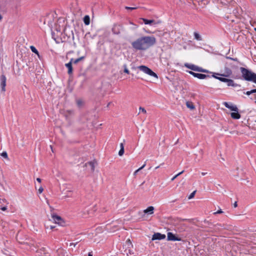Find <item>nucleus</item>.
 Returning a JSON list of instances; mask_svg holds the SVG:
<instances>
[{"mask_svg": "<svg viewBox=\"0 0 256 256\" xmlns=\"http://www.w3.org/2000/svg\"><path fill=\"white\" fill-rule=\"evenodd\" d=\"M74 114V111L72 110H66L64 112V114L66 118L68 120L70 116Z\"/></svg>", "mask_w": 256, "mask_h": 256, "instance_id": "obj_20", "label": "nucleus"}, {"mask_svg": "<svg viewBox=\"0 0 256 256\" xmlns=\"http://www.w3.org/2000/svg\"><path fill=\"white\" fill-rule=\"evenodd\" d=\"M186 106L188 108H190L191 110H194L195 108V106L192 102H186Z\"/></svg>", "mask_w": 256, "mask_h": 256, "instance_id": "obj_24", "label": "nucleus"}, {"mask_svg": "<svg viewBox=\"0 0 256 256\" xmlns=\"http://www.w3.org/2000/svg\"><path fill=\"white\" fill-rule=\"evenodd\" d=\"M218 1H220V3L226 4L228 3H230L232 2V0H218Z\"/></svg>", "mask_w": 256, "mask_h": 256, "instance_id": "obj_29", "label": "nucleus"}, {"mask_svg": "<svg viewBox=\"0 0 256 256\" xmlns=\"http://www.w3.org/2000/svg\"><path fill=\"white\" fill-rule=\"evenodd\" d=\"M222 212H223L222 210H218L217 212H214V214H222Z\"/></svg>", "mask_w": 256, "mask_h": 256, "instance_id": "obj_37", "label": "nucleus"}, {"mask_svg": "<svg viewBox=\"0 0 256 256\" xmlns=\"http://www.w3.org/2000/svg\"><path fill=\"white\" fill-rule=\"evenodd\" d=\"M160 166H157L156 167L155 169H158L160 168Z\"/></svg>", "mask_w": 256, "mask_h": 256, "instance_id": "obj_54", "label": "nucleus"}, {"mask_svg": "<svg viewBox=\"0 0 256 256\" xmlns=\"http://www.w3.org/2000/svg\"><path fill=\"white\" fill-rule=\"evenodd\" d=\"M244 94H246L248 96H250V94H252V90H250V91L246 92Z\"/></svg>", "mask_w": 256, "mask_h": 256, "instance_id": "obj_41", "label": "nucleus"}, {"mask_svg": "<svg viewBox=\"0 0 256 256\" xmlns=\"http://www.w3.org/2000/svg\"><path fill=\"white\" fill-rule=\"evenodd\" d=\"M188 72L190 74H192L194 77L197 78H198L199 79H201V80L205 79L208 78L210 77V76L209 75H206V74H202L196 73L192 71H189Z\"/></svg>", "mask_w": 256, "mask_h": 256, "instance_id": "obj_9", "label": "nucleus"}, {"mask_svg": "<svg viewBox=\"0 0 256 256\" xmlns=\"http://www.w3.org/2000/svg\"><path fill=\"white\" fill-rule=\"evenodd\" d=\"M206 172H202V176H204V175H206Z\"/></svg>", "mask_w": 256, "mask_h": 256, "instance_id": "obj_53", "label": "nucleus"}, {"mask_svg": "<svg viewBox=\"0 0 256 256\" xmlns=\"http://www.w3.org/2000/svg\"><path fill=\"white\" fill-rule=\"evenodd\" d=\"M138 68L144 72L155 78H158L157 74L152 72L150 68L145 66H138Z\"/></svg>", "mask_w": 256, "mask_h": 256, "instance_id": "obj_5", "label": "nucleus"}, {"mask_svg": "<svg viewBox=\"0 0 256 256\" xmlns=\"http://www.w3.org/2000/svg\"><path fill=\"white\" fill-rule=\"evenodd\" d=\"M215 74H216V75L224 76V77H229L232 74V71L230 68H226L224 69V74H220L218 73H215Z\"/></svg>", "mask_w": 256, "mask_h": 256, "instance_id": "obj_11", "label": "nucleus"}, {"mask_svg": "<svg viewBox=\"0 0 256 256\" xmlns=\"http://www.w3.org/2000/svg\"><path fill=\"white\" fill-rule=\"evenodd\" d=\"M234 208H236V207L238 206L237 202H234Z\"/></svg>", "mask_w": 256, "mask_h": 256, "instance_id": "obj_49", "label": "nucleus"}, {"mask_svg": "<svg viewBox=\"0 0 256 256\" xmlns=\"http://www.w3.org/2000/svg\"><path fill=\"white\" fill-rule=\"evenodd\" d=\"M197 72H208V70L203 69L202 68H200L199 66L198 67Z\"/></svg>", "mask_w": 256, "mask_h": 256, "instance_id": "obj_30", "label": "nucleus"}, {"mask_svg": "<svg viewBox=\"0 0 256 256\" xmlns=\"http://www.w3.org/2000/svg\"><path fill=\"white\" fill-rule=\"evenodd\" d=\"M50 221L54 222L55 224H57L59 225L62 226L64 223V222L62 218L56 214H52L51 218L50 219Z\"/></svg>", "mask_w": 256, "mask_h": 256, "instance_id": "obj_6", "label": "nucleus"}, {"mask_svg": "<svg viewBox=\"0 0 256 256\" xmlns=\"http://www.w3.org/2000/svg\"><path fill=\"white\" fill-rule=\"evenodd\" d=\"M36 180L38 182H42V180L40 178H36Z\"/></svg>", "mask_w": 256, "mask_h": 256, "instance_id": "obj_47", "label": "nucleus"}, {"mask_svg": "<svg viewBox=\"0 0 256 256\" xmlns=\"http://www.w3.org/2000/svg\"><path fill=\"white\" fill-rule=\"evenodd\" d=\"M96 164H97L95 160H93V161H90V162H89L86 163L85 164V166H89L90 168V170H91L92 172H93L94 170L95 166Z\"/></svg>", "mask_w": 256, "mask_h": 256, "instance_id": "obj_16", "label": "nucleus"}, {"mask_svg": "<svg viewBox=\"0 0 256 256\" xmlns=\"http://www.w3.org/2000/svg\"><path fill=\"white\" fill-rule=\"evenodd\" d=\"M178 175L176 174L175 176H174L172 178V180L173 181L177 177H178Z\"/></svg>", "mask_w": 256, "mask_h": 256, "instance_id": "obj_45", "label": "nucleus"}, {"mask_svg": "<svg viewBox=\"0 0 256 256\" xmlns=\"http://www.w3.org/2000/svg\"><path fill=\"white\" fill-rule=\"evenodd\" d=\"M167 240L170 241H181L182 240L180 238L176 236L171 232H168Z\"/></svg>", "mask_w": 256, "mask_h": 256, "instance_id": "obj_8", "label": "nucleus"}, {"mask_svg": "<svg viewBox=\"0 0 256 256\" xmlns=\"http://www.w3.org/2000/svg\"><path fill=\"white\" fill-rule=\"evenodd\" d=\"M231 117L234 119H239L240 118V114L236 112H232L230 114Z\"/></svg>", "mask_w": 256, "mask_h": 256, "instance_id": "obj_22", "label": "nucleus"}, {"mask_svg": "<svg viewBox=\"0 0 256 256\" xmlns=\"http://www.w3.org/2000/svg\"><path fill=\"white\" fill-rule=\"evenodd\" d=\"M0 209L2 210V211H5L7 209V206H2V207L0 208Z\"/></svg>", "mask_w": 256, "mask_h": 256, "instance_id": "obj_36", "label": "nucleus"}, {"mask_svg": "<svg viewBox=\"0 0 256 256\" xmlns=\"http://www.w3.org/2000/svg\"><path fill=\"white\" fill-rule=\"evenodd\" d=\"M196 190L194 191L192 193L190 194L188 198L189 200L192 198L196 194Z\"/></svg>", "mask_w": 256, "mask_h": 256, "instance_id": "obj_32", "label": "nucleus"}, {"mask_svg": "<svg viewBox=\"0 0 256 256\" xmlns=\"http://www.w3.org/2000/svg\"><path fill=\"white\" fill-rule=\"evenodd\" d=\"M2 18V16H1V14H0V20Z\"/></svg>", "mask_w": 256, "mask_h": 256, "instance_id": "obj_55", "label": "nucleus"}, {"mask_svg": "<svg viewBox=\"0 0 256 256\" xmlns=\"http://www.w3.org/2000/svg\"><path fill=\"white\" fill-rule=\"evenodd\" d=\"M165 238H166V236L164 234L157 232V233H154L153 234L152 237V240H163V239Z\"/></svg>", "mask_w": 256, "mask_h": 256, "instance_id": "obj_13", "label": "nucleus"}, {"mask_svg": "<svg viewBox=\"0 0 256 256\" xmlns=\"http://www.w3.org/2000/svg\"><path fill=\"white\" fill-rule=\"evenodd\" d=\"M252 90V94H253V93H256V89L252 90Z\"/></svg>", "mask_w": 256, "mask_h": 256, "instance_id": "obj_48", "label": "nucleus"}, {"mask_svg": "<svg viewBox=\"0 0 256 256\" xmlns=\"http://www.w3.org/2000/svg\"><path fill=\"white\" fill-rule=\"evenodd\" d=\"M84 22L86 25H88L90 23V19L88 16H86L84 18Z\"/></svg>", "mask_w": 256, "mask_h": 256, "instance_id": "obj_26", "label": "nucleus"}, {"mask_svg": "<svg viewBox=\"0 0 256 256\" xmlns=\"http://www.w3.org/2000/svg\"><path fill=\"white\" fill-rule=\"evenodd\" d=\"M55 228V226H50V229L52 230Z\"/></svg>", "mask_w": 256, "mask_h": 256, "instance_id": "obj_50", "label": "nucleus"}, {"mask_svg": "<svg viewBox=\"0 0 256 256\" xmlns=\"http://www.w3.org/2000/svg\"><path fill=\"white\" fill-rule=\"evenodd\" d=\"M124 72L126 73V74H130V71L128 69L127 66H126V64H124Z\"/></svg>", "mask_w": 256, "mask_h": 256, "instance_id": "obj_33", "label": "nucleus"}, {"mask_svg": "<svg viewBox=\"0 0 256 256\" xmlns=\"http://www.w3.org/2000/svg\"><path fill=\"white\" fill-rule=\"evenodd\" d=\"M242 78L246 81L256 84V74L244 68H240Z\"/></svg>", "mask_w": 256, "mask_h": 256, "instance_id": "obj_3", "label": "nucleus"}, {"mask_svg": "<svg viewBox=\"0 0 256 256\" xmlns=\"http://www.w3.org/2000/svg\"><path fill=\"white\" fill-rule=\"evenodd\" d=\"M194 36L195 39H196V40H202L201 36H200V35L198 32H194Z\"/></svg>", "mask_w": 256, "mask_h": 256, "instance_id": "obj_27", "label": "nucleus"}, {"mask_svg": "<svg viewBox=\"0 0 256 256\" xmlns=\"http://www.w3.org/2000/svg\"><path fill=\"white\" fill-rule=\"evenodd\" d=\"M184 66L186 68H189V69H190V70H192L196 71V72H197V70H198V67L197 66H196V65H194V64H184Z\"/></svg>", "mask_w": 256, "mask_h": 256, "instance_id": "obj_17", "label": "nucleus"}, {"mask_svg": "<svg viewBox=\"0 0 256 256\" xmlns=\"http://www.w3.org/2000/svg\"><path fill=\"white\" fill-rule=\"evenodd\" d=\"M88 256H92V252H89L88 254Z\"/></svg>", "mask_w": 256, "mask_h": 256, "instance_id": "obj_52", "label": "nucleus"}, {"mask_svg": "<svg viewBox=\"0 0 256 256\" xmlns=\"http://www.w3.org/2000/svg\"><path fill=\"white\" fill-rule=\"evenodd\" d=\"M84 56H81L78 58H76V59H74V58H71L70 60V62H72V64H76L77 63H78V62H80L81 60H84Z\"/></svg>", "mask_w": 256, "mask_h": 256, "instance_id": "obj_23", "label": "nucleus"}, {"mask_svg": "<svg viewBox=\"0 0 256 256\" xmlns=\"http://www.w3.org/2000/svg\"><path fill=\"white\" fill-rule=\"evenodd\" d=\"M216 75V74H215V73H214V74L212 76L217 79V80H218L220 82L227 83L228 80V78H222V76H217Z\"/></svg>", "mask_w": 256, "mask_h": 256, "instance_id": "obj_18", "label": "nucleus"}, {"mask_svg": "<svg viewBox=\"0 0 256 256\" xmlns=\"http://www.w3.org/2000/svg\"><path fill=\"white\" fill-rule=\"evenodd\" d=\"M125 8L128 10H136L137 8L136 7H129V6H126Z\"/></svg>", "mask_w": 256, "mask_h": 256, "instance_id": "obj_35", "label": "nucleus"}, {"mask_svg": "<svg viewBox=\"0 0 256 256\" xmlns=\"http://www.w3.org/2000/svg\"><path fill=\"white\" fill-rule=\"evenodd\" d=\"M223 104L226 108L230 109L232 111L238 112V110L236 106L230 105L228 102H224Z\"/></svg>", "mask_w": 256, "mask_h": 256, "instance_id": "obj_14", "label": "nucleus"}, {"mask_svg": "<svg viewBox=\"0 0 256 256\" xmlns=\"http://www.w3.org/2000/svg\"><path fill=\"white\" fill-rule=\"evenodd\" d=\"M226 84H227V86H233V87H236V86H238V84L235 83L234 82V81L231 79L228 80V81Z\"/></svg>", "mask_w": 256, "mask_h": 256, "instance_id": "obj_21", "label": "nucleus"}, {"mask_svg": "<svg viewBox=\"0 0 256 256\" xmlns=\"http://www.w3.org/2000/svg\"><path fill=\"white\" fill-rule=\"evenodd\" d=\"M254 30L256 32V28H254Z\"/></svg>", "mask_w": 256, "mask_h": 256, "instance_id": "obj_57", "label": "nucleus"}, {"mask_svg": "<svg viewBox=\"0 0 256 256\" xmlns=\"http://www.w3.org/2000/svg\"><path fill=\"white\" fill-rule=\"evenodd\" d=\"M184 172V170H182V171L181 172H179L178 174H177L178 176H180V174H182Z\"/></svg>", "mask_w": 256, "mask_h": 256, "instance_id": "obj_46", "label": "nucleus"}, {"mask_svg": "<svg viewBox=\"0 0 256 256\" xmlns=\"http://www.w3.org/2000/svg\"><path fill=\"white\" fill-rule=\"evenodd\" d=\"M0 156L5 158H8V156L6 152H3L0 154Z\"/></svg>", "mask_w": 256, "mask_h": 256, "instance_id": "obj_31", "label": "nucleus"}, {"mask_svg": "<svg viewBox=\"0 0 256 256\" xmlns=\"http://www.w3.org/2000/svg\"><path fill=\"white\" fill-rule=\"evenodd\" d=\"M6 78L5 75L2 74L0 76V89L2 92H6Z\"/></svg>", "mask_w": 256, "mask_h": 256, "instance_id": "obj_7", "label": "nucleus"}, {"mask_svg": "<svg viewBox=\"0 0 256 256\" xmlns=\"http://www.w3.org/2000/svg\"><path fill=\"white\" fill-rule=\"evenodd\" d=\"M3 202H6V200L5 199H1L0 198V203H2Z\"/></svg>", "mask_w": 256, "mask_h": 256, "instance_id": "obj_44", "label": "nucleus"}, {"mask_svg": "<svg viewBox=\"0 0 256 256\" xmlns=\"http://www.w3.org/2000/svg\"><path fill=\"white\" fill-rule=\"evenodd\" d=\"M139 110H140V112H143V113H144V114H146V110H145V108H144L140 107V108H139Z\"/></svg>", "mask_w": 256, "mask_h": 256, "instance_id": "obj_34", "label": "nucleus"}, {"mask_svg": "<svg viewBox=\"0 0 256 256\" xmlns=\"http://www.w3.org/2000/svg\"><path fill=\"white\" fill-rule=\"evenodd\" d=\"M139 171H140V170H139V168H138L137 170H136L134 172V176H136L138 174V172Z\"/></svg>", "mask_w": 256, "mask_h": 256, "instance_id": "obj_42", "label": "nucleus"}, {"mask_svg": "<svg viewBox=\"0 0 256 256\" xmlns=\"http://www.w3.org/2000/svg\"><path fill=\"white\" fill-rule=\"evenodd\" d=\"M228 58L232 59V60H236H236H237V58Z\"/></svg>", "mask_w": 256, "mask_h": 256, "instance_id": "obj_51", "label": "nucleus"}, {"mask_svg": "<svg viewBox=\"0 0 256 256\" xmlns=\"http://www.w3.org/2000/svg\"><path fill=\"white\" fill-rule=\"evenodd\" d=\"M30 48L33 52L35 53L36 54H38V56L39 55L38 52V50L36 49V48L34 46H30Z\"/></svg>", "mask_w": 256, "mask_h": 256, "instance_id": "obj_28", "label": "nucleus"}, {"mask_svg": "<svg viewBox=\"0 0 256 256\" xmlns=\"http://www.w3.org/2000/svg\"><path fill=\"white\" fill-rule=\"evenodd\" d=\"M146 166V162H144V164L140 167L139 168V170H142V169H143L145 166Z\"/></svg>", "mask_w": 256, "mask_h": 256, "instance_id": "obj_40", "label": "nucleus"}, {"mask_svg": "<svg viewBox=\"0 0 256 256\" xmlns=\"http://www.w3.org/2000/svg\"><path fill=\"white\" fill-rule=\"evenodd\" d=\"M76 103H77V104L78 106H80L82 104V101L80 100H78L76 101Z\"/></svg>", "mask_w": 256, "mask_h": 256, "instance_id": "obj_38", "label": "nucleus"}, {"mask_svg": "<svg viewBox=\"0 0 256 256\" xmlns=\"http://www.w3.org/2000/svg\"><path fill=\"white\" fill-rule=\"evenodd\" d=\"M43 190H44V189L42 188V186H40V188H38L39 193L41 194L43 192Z\"/></svg>", "mask_w": 256, "mask_h": 256, "instance_id": "obj_39", "label": "nucleus"}, {"mask_svg": "<svg viewBox=\"0 0 256 256\" xmlns=\"http://www.w3.org/2000/svg\"><path fill=\"white\" fill-rule=\"evenodd\" d=\"M156 42V38L154 36H144L134 41L132 46L136 50H145L154 45Z\"/></svg>", "mask_w": 256, "mask_h": 256, "instance_id": "obj_1", "label": "nucleus"}, {"mask_svg": "<svg viewBox=\"0 0 256 256\" xmlns=\"http://www.w3.org/2000/svg\"><path fill=\"white\" fill-rule=\"evenodd\" d=\"M138 68L144 72L155 78H158L157 74L152 72L150 68L145 66H138Z\"/></svg>", "mask_w": 256, "mask_h": 256, "instance_id": "obj_4", "label": "nucleus"}, {"mask_svg": "<svg viewBox=\"0 0 256 256\" xmlns=\"http://www.w3.org/2000/svg\"><path fill=\"white\" fill-rule=\"evenodd\" d=\"M112 32L115 34H120V26L114 25L112 28Z\"/></svg>", "mask_w": 256, "mask_h": 256, "instance_id": "obj_19", "label": "nucleus"}, {"mask_svg": "<svg viewBox=\"0 0 256 256\" xmlns=\"http://www.w3.org/2000/svg\"><path fill=\"white\" fill-rule=\"evenodd\" d=\"M120 149L118 152V155L120 156H122L124 153V144L123 143H120Z\"/></svg>", "mask_w": 256, "mask_h": 256, "instance_id": "obj_25", "label": "nucleus"}, {"mask_svg": "<svg viewBox=\"0 0 256 256\" xmlns=\"http://www.w3.org/2000/svg\"><path fill=\"white\" fill-rule=\"evenodd\" d=\"M78 243V242H76V243L72 242V243L70 244V246H75Z\"/></svg>", "mask_w": 256, "mask_h": 256, "instance_id": "obj_43", "label": "nucleus"}, {"mask_svg": "<svg viewBox=\"0 0 256 256\" xmlns=\"http://www.w3.org/2000/svg\"><path fill=\"white\" fill-rule=\"evenodd\" d=\"M154 208L152 206H148L146 209L144 210L143 213L144 214L143 215V217L145 216L146 214L148 215H150L154 214Z\"/></svg>", "mask_w": 256, "mask_h": 256, "instance_id": "obj_12", "label": "nucleus"}, {"mask_svg": "<svg viewBox=\"0 0 256 256\" xmlns=\"http://www.w3.org/2000/svg\"><path fill=\"white\" fill-rule=\"evenodd\" d=\"M141 19L143 20V22L145 24L156 25V24H159L161 22L160 20L156 22L154 20H147L144 18H142Z\"/></svg>", "mask_w": 256, "mask_h": 256, "instance_id": "obj_10", "label": "nucleus"}, {"mask_svg": "<svg viewBox=\"0 0 256 256\" xmlns=\"http://www.w3.org/2000/svg\"><path fill=\"white\" fill-rule=\"evenodd\" d=\"M46 256H49L48 254H46Z\"/></svg>", "mask_w": 256, "mask_h": 256, "instance_id": "obj_56", "label": "nucleus"}, {"mask_svg": "<svg viewBox=\"0 0 256 256\" xmlns=\"http://www.w3.org/2000/svg\"><path fill=\"white\" fill-rule=\"evenodd\" d=\"M242 78L246 81L256 84V74L244 68H240Z\"/></svg>", "mask_w": 256, "mask_h": 256, "instance_id": "obj_2", "label": "nucleus"}, {"mask_svg": "<svg viewBox=\"0 0 256 256\" xmlns=\"http://www.w3.org/2000/svg\"><path fill=\"white\" fill-rule=\"evenodd\" d=\"M72 62L70 61L68 63L65 64L66 67L68 68V74L70 76H72L73 74V68L72 66Z\"/></svg>", "mask_w": 256, "mask_h": 256, "instance_id": "obj_15", "label": "nucleus"}]
</instances>
